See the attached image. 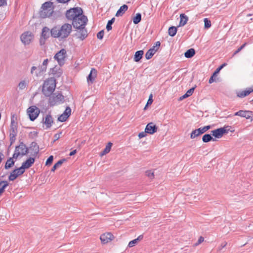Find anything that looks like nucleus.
Here are the masks:
<instances>
[{
    "instance_id": "nucleus-41",
    "label": "nucleus",
    "mask_w": 253,
    "mask_h": 253,
    "mask_svg": "<svg viewBox=\"0 0 253 253\" xmlns=\"http://www.w3.org/2000/svg\"><path fill=\"white\" fill-rule=\"evenodd\" d=\"M204 21V26L206 29H208L211 26V21L209 20L208 18H205Z\"/></svg>"
},
{
    "instance_id": "nucleus-13",
    "label": "nucleus",
    "mask_w": 253,
    "mask_h": 253,
    "mask_svg": "<svg viewBox=\"0 0 253 253\" xmlns=\"http://www.w3.org/2000/svg\"><path fill=\"white\" fill-rule=\"evenodd\" d=\"M113 239V235L109 232L106 233L101 235L100 237V239L102 244H106L111 241H112Z\"/></svg>"
},
{
    "instance_id": "nucleus-43",
    "label": "nucleus",
    "mask_w": 253,
    "mask_h": 253,
    "mask_svg": "<svg viewBox=\"0 0 253 253\" xmlns=\"http://www.w3.org/2000/svg\"><path fill=\"white\" fill-rule=\"evenodd\" d=\"M26 86V84L24 81L20 82L18 84V87L21 90H23L25 88Z\"/></svg>"
},
{
    "instance_id": "nucleus-60",
    "label": "nucleus",
    "mask_w": 253,
    "mask_h": 253,
    "mask_svg": "<svg viewBox=\"0 0 253 253\" xmlns=\"http://www.w3.org/2000/svg\"><path fill=\"white\" fill-rule=\"evenodd\" d=\"M77 153V150H73V151L71 152L69 154V155L70 156H73L74 155H75L76 153Z\"/></svg>"
},
{
    "instance_id": "nucleus-35",
    "label": "nucleus",
    "mask_w": 253,
    "mask_h": 253,
    "mask_svg": "<svg viewBox=\"0 0 253 253\" xmlns=\"http://www.w3.org/2000/svg\"><path fill=\"white\" fill-rule=\"evenodd\" d=\"M201 135L200 132H199V130L198 129H196L193 130L190 134V138L191 139H194L196 137H197Z\"/></svg>"
},
{
    "instance_id": "nucleus-3",
    "label": "nucleus",
    "mask_w": 253,
    "mask_h": 253,
    "mask_svg": "<svg viewBox=\"0 0 253 253\" xmlns=\"http://www.w3.org/2000/svg\"><path fill=\"white\" fill-rule=\"evenodd\" d=\"M53 3L54 2L47 1L42 4L40 12V15L42 18L49 17L52 14L55 6L53 5Z\"/></svg>"
},
{
    "instance_id": "nucleus-54",
    "label": "nucleus",
    "mask_w": 253,
    "mask_h": 253,
    "mask_svg": "<svg viewBox=\"0 0 253 253\" xmlns=\"http://www.w3.org/2000/svg\"><path fill=\"white\" fill-rule=\"evenodd\" d=\"M227 244V243L226 242H224V243H222L220 246L218 247L219 251H221L223 248H224Z\"/></svg>"
},
{
    "instance_id": "nucleus-48",
    "label": "nucleus",
    "mask_w": 253,
    "mask_h": 253,
    "mask_svg": "<svg viewBox=\"0 0 253 253\" xmlns=\"http://www.w3.org/2000/svg\"><path fill=\"white\" fill-rule=\"evenodd\" d=\"M53 160V156H50L49 157V158L47 159V160L46 161V165H50L52 164Z\"/></svg>"
},
{
    "instance_id": "nucleus-42",
    "label": "nucleus",
    "mask_w": 253,
    "mask_h": 253,
    "mask_svg": "<svg viewBox=\"0 0 253 253\" xmlns=\"http://www.w3.org/2000/svg\"><path fill=\"white\" fill-rule=\"evenodd\" d=\"M153 102V95L152 94H151L150 95H149V99L147 101V104L146 105V106H145L144 109V110H146L148 105H151Z\"/></svg>"
},
{
    "instance_id": "nucleus-27",
    "label": "nucleus",
    "mask_w": 253,
    "mask_h": 253,
    "mask_svg": "<svg viewBox=\"0 0 253 253\" xmlns=\"http://www.w3.org/2000/svg\"><path fill=\"white\" fill-rule=\"evenodd\" d=\"M143 235H142L139 236L137 238H136L132 241H130L128 243V246L129 248L133 247L136 244H138L139 241H140V240H141L143 239Z\"/></svg>"
},
{
    "instance_id": "nucleus-32",
    "label": "nucleus",
    "mask_w": 253,
    "mask_h": 253,
    "mask_svg": "<svg viewBox=\"0 0 253 253\" xmlns=\"http://www.w3.org/2000/svg\"><path fill=\"white\" fill-rule=\"evenodd\" d=\"M8 183L6 181L0 182V195L4 192V189L8 186Z\"/></svg>"
},
{
    "instance_id": "nucleus-28",
    "label": "nucleus",
    "mask_w": 253,
    "mask_h": 253,
    "mask_svg": "<svg viewBox=\"0 0 253 253\" xmlns=\"http://www.w3.org/2000/svg\"><path fill=\"white\" fill-rule=\"evenodd\" d=\"M143 50H139L135 52L134 56V60L135 62H138L140 60V59L142 58L143 55Z\"/></svg>"
},
{
    "instance_id": "nucleus-37",
    "label": "nucleus",
    "mask_w": 253,
    "mask_h": 253,
    "mask_svg": "<svg viewBox=\"0 0 253 253\" xmlns=\"http://www.w3.org/2000/svg\"><path fill=\"white\" fill-rule=\"evenodd\" d=\"M65 161H66V160L64 159H61V160H59V161H58L53 166V167L51 169V171H54L56 170V169L57 168H59V167H60L61 166V165L63 163V162H65Z\"/></svg>"
},
{
    "instance_id": "nucleus-49",
    "label": "nucleus",
    "mask_w": 253,
    "mask_h": 253,
    "mask_svg": "<svg viewBox=\"0 0 253 253\" xmlns=\"http://www.w3.org/2000/svg\"><path fill=\"white\" fill-rule=\"evenodd\" d=\"M104 32L103 30H102L98 32L97 34V37L98 39L101 40L102 39L103 36H104Z\"/></svg>"
},
{
    "instance_id": "nucleus-14",
    "label": "nucleus",
    "mask_w": 253,
    "mask_h": 253,
    "mask_svg": "<svg viewBox=\"0 0 253 253\" xmlns=\"http://www.w3.org/2000/svg\"><path fill=\"white\" fill-rule=\"evenodd\" d=\"M39 151V147L36 142H33L31 143L28 152H30L32 156H36Z\"/></svg>"
},
{
    "instance_id": "nucleus-20",
    "label": "nucleus",
    "mask_w": 253,
    "mask_h": 253,
    "mask_svg": "<svg viewBox=\"0 0 253 253\" xmlns=\"http://www.w3.org/2000/svg\"><path fill=\"white\" fill-rule=\"evenodd\" d=\"M49 36V29L47 27H44L42 30V38L40 40V43H44V40L47 39Z\"/></svg>"
},
{
    "instance_id": "nucleus-59",
    "label": "nucleus",
    "mask_w": 253,
    "mask_h": 253,
    "mask_svg": "<svg viewBox=\"0 0 253 253\" xmlns=\"http://www.w3.org/2000/svg\"><path fill=\"white\" fill-rule=\"evenodd\" d=\"M204 238L203 237L201 236V237H200V238H199V239H198V243L201 244V243H202V242H204Z\"/></svg>"
},
{
    "instance_id": "nucleus-45",
    "label": "nucleus",
    "mask_w": 253,
    "mask_h": 253,
    "mask_svg": "<svg viewBox=\"0 0 253 253\" xmlns=\"http://www.w3.org/2000/svg\"><path fill=\"white\" fill-rule=\"evenodd\" d=\"M68 119V117L66 116V115H64L63 114H61L58 118V120L60 122H64L66 121V120Z\"/></svg>"
},
{
    "instance_id": "nucleus-64",
    "label": "nucleus",
    "mask_w": 253,
    "mask_h": 253,
    "mask_svg": "<svg viewBox=\"0 0 253 253\" xmlns=\"http://www.w3.org/2000/svg\"><path fill=\"white\" fill-rule=\"evenodd\" d=\"M160 44L161 43H160V42H156V45H155L157 46V47L159 48V46H160Z\"/></svg>"
},
{
    "instance_id": "nucleus-5",
    "label": "nucleus",
    "mask_w": 253,
    "mask_h": 253,
    "mask_svg": "<svg viewBox=\"0 0 253 253\" xmlns=\"http://www.w3.org/2000/svg\"><path fill=\"white\" fill-rule=\"evenodd\" d=\"M87 21V17L82 14L73 20L72 25L76 29L83 28V27H85Z\"/></svg>"
},
{
    "instance_id": "nucleus-34",
    "label": "nucleus",
    "mask_w": 253,
    "mask_h": 253,
    "mask_svg": "<svg viewBox=\"0 0 253 253\" xmlns=\"http://www.w3.org/2000/svg\"><path fill=\"white\" fill-rule=\"evenodd\" d=\"M168 32H169V35L170 36L173 37L176 34L177 28L175 27L171 26L169 28Z\"/></svg>"
},
{
    "instance_id": "nucleus-33",
    "label": "nucleus",
    "mask_w": 253,
    "mask_h": 253,
    "mask_svg": "<svg viewBox=\"0 0 253 253\" xmlns=\"http://www.w3.org/2000/svg\"><path fill=\"white\" fill-rule=\"evenodd\" d=\"M112 145L113 144L112 143L109 142L107 144V145L106 146V147L104 149V150L101 152V156H103V155H104L108 153L111 150Z\"/></svg>"
},
{
    "instance_id": "nucleus-26",
    "label": "nucleus",
    "mask_w": 253,
    "mask_h": 253,
    "mask_svg": "<svg viewBox=\"0 0 253 253\" xmlns=\"http://www.w3.org/2000/svg\"><path fill=\"white\" fill-rule=\"evenodd\" d=\"M128 6L126 4L121 6L119 9L117 11L116 16L118 17L121 16L127 10Z\"/></svg>"
},
{
    "instance_id": "nucleus-57",
    "label": "nucleus",
    "mask_w": 253,
    "mask_h": 253,
    "mask_svg": "<svg viewBox=\"0 0 253 253\" xmlns=\"http://www.w3.org/2000/svg\"><path fill=\"white\" fill-rule=\"evenodd\" d=\"M198 129L199 130V132L201 133V135L206 132L204 126L203 127H200L198 128Z\"/></svg>"
},
{
    "instance_id": "nucleus-58",
    "label": "nucleus",
    "mask_w": 253,
    "mask_h": 253,
    "mask_svg": "<svg viewBox=\"0 0 253 253\" xmlns=\"http://www.w3.org/2000/svg\"><path fill=\"white\" fill-rule=\"evenodd\" d=\"M7 4L6 0H0V6L6 5Z\"/></svg>"
},
{
    "instance_id": "nucleus-62",
    "label": "nucleus",
    "mask_w": 253,
    "mask_h": 253,
    "mask_svg": "<svg viewBox=\"0 0 253 253\" xmlns=\"http://www.w3.org/2000/svg\"><path fill=\"white\" fill-rule=\"evenodd\" d=\"M4 157V156L2 153H0V163H1V161L2 160L3 158Z\"/></svg>"
},
{
    "instance_id": "nucleus-53",
    "label": "nucleus",
    "mask_w": 253,
    "mask_h": 253,
    "mask_svg": "<svg viewBox=\"0 0 253 253\" xmlns=\"http://www.w3.org/2000/svg\"><path fill=\"white\" fill-rule=\"evenodd\" d=\"M48 62V60L47 59H45L42 65H41L42 67H43L44 68H45L46 70L47 65Z\"/></svg>"
},
{
    "instance_id": "nucleus-15",
    "label": "nucleus",
    "mask_w": 253,
    "mask_h": 253,
    "mask_svg": "<svg viewBox=\"0 0 253 253\" xmlns=\"http://www.w3.org/2000/svg\"><path fill=\"white\" fill-rule=\"evenodd\" d=\"M78 31L76 33V36L78 38L81 40H84L87 36V30L85 29L84 27L77 29Z\"/></svg>"
},
{
    "instance_id": "nucleus-47",
    "label": "nucleus",
    "mask_w": 253,
    "mask_h": 253,
    "mask_svg": "<svg viewBox=\"0 0 253 253\" xmlns=\"http://www.w3.org/2000/svg\"><path fill=\"white\" fill-rule=\"evenodd\" d=\"M247 44L246 43H245L244 44H243L242 46H241L239 48H238L237 49V50H236L234 53H233L232 56H235L236 54H237V53H238L240 51H241L244 47L245 46H246V45Z\"/></svg>"
},
{
    "instance_id": "nucleus-63",
    "label": "nucleus",
    "mask_w": 253,
    "mask_h": 253,
    "mask_svg": "<svg viewBox=\"0 0 253 253\" xmlns=\"http://www.w3.org/2000/svg\"><path fill=\"white\" fill-rule=\"evenodd\" d=\"M204 127L207 131V130H208L209 129H210L211 128V126H205Z\"/></svg>"
},
{
    "instance_id": "nucleus-23",
    "label": "nucleus",
    "mask_w": 253,
    "mask_h": 253,
    "mask_svg": "<svg viewBox=\"0 0 253 253\" xmlns=\"http://www.w3.org/2000/svg\"><path fill=\"white\" fill-rule=\"evenodd\" d=\"M97 76V71L94 68L91 69L90 72L87 78V82L93 83Z\"/></svg>"
},
{
    "instance_id": "nucleus-25",
    "label": "nucleus",
    "mask_w": 253,
    "mask_h": 253,
    "mask_svg": "<svg viewBox=\"0 0 253 253\" xmlns=\"http://www.w3.org/2000/svg\"><path fill=\"white\" fill-rule=\"evenodd\" d=\"M180 18L179 26H183L187 23L188 20V17L184 14H181L180 15Z\"/></svg>"
},
{
    "instance_id": "nucleus-6",
    "label": "nucleus",
    "mask_w": 253,
    "mask_h": 253,
    "mask_svg": "<svg viewBox=\"0 0 253 253\" xmlns=\"http://www.w3.org/2000/svg\"><path fill=\"white\" fill-rule=\"evenodd\" d=\"M229 126H225L211 131V134L216 138H221L224 134L227 133L229 131Z\"/></svg>"
},
{
    "instance_id": "nucleus-21",
    "label": "nucleus",
    "mask_w": 253,
    "mask_h": 253,
    "mask_svg": "<svg viewBox=\"0 0 253 253\" xmlns=\"http://www.w3.org/2000/svg\"><path fill=\"white\" fill-rule=\"evenodd\" d=\"M226 65V64L224 63L216 69V70L214 71L213 75L211 77V78L209 81V83L210 84H211L213 82L216 81V77L217 75L218 74L219 71Z\"/></svg>"
},
{
    "instance_id": "nucleus-51",
    "label": "nucleus",
    "mask_w": 253,
    "mask_h": 253,
    "mask_svg": "<svg viewBox=\"0 0 253 253\" xmlns=\"http://www.w3.org/2000/svg\"><path fill=\"white\" fill-rule=\"evenodd\" d=\"M194 89H195V88L192 87V88L189 89V90H188L186 93L188 94V95H189V96H190L193 94Z\"/></svg>"
},
{
    "instance_id": "nucleus-56",
    "label": "nucleus",
    "mask_w": 253,
    "mask_h": 253,
    "mask_svg": "<svg viewBox=\"0 0 253 253\" xmlns=\"http://www.w3.org/2000/svg\"><path fill=\"white\" fill-rule=\"evenodd\" d=\"M37 71V67L36 66H33L31 69V74L35 75V72Z\"/></svg>"
},
{
    "instance_id": "nucleus-39",
    "label": "nucleus",
    "mask_w": 253,
    "mask_h": 253,
    "mask_svg": "<svg viewBox=\"0 0 253 253\" xmlns=\"http://www.w3.org/2000/svg\"><path fill=\"white\" fill-rule=\"evenodd\" d=\"M141 20V15L140 13H138L136 14L135 16L133 18V22L135 24L139 23Z\"/></svg>"
},
{
    "instance_id": "nucleus-38",
    "label": "nucleus",
    "mask_w": 253,
    "mask_h": 253,
    "mask_svg": "<svg viewBox=\"0 0 253 253\" xmlns=\"http://www.w3.org/2000/svg\"><path fill=\"white\" fill-rule=\"evenodd\" d=\"M155 53L153 49H149L145 54V57L147 59H150L154 55Z\"/></svg>"
},
{
    "instance_id": "nucleus-12",
    "label": "nucleus",
    "mask_w": 253,
    "mask_h": 253,
    "mask_svg": "<svg viewBox=\"0 0 253 253\" xmlns=\"http://www.w3.org/2000/svg\"><path fill=\"white\" fill-rule=\"evenodd\" d=\"M157 129L158 127L153 123L148 124L145 129V132L150 134H153L157 132Z\"/></svg>"
},
{
    "instance_id": "nucleus-9",
    "label": "nucleus",
    "mask_w": 253,
    "mask_h": 253,
    "mask_svg": "<svg viewBox=\"0 0 253 253\" xmlns=\"http://www.w3.org/2000/svg\"><path fill=\"white\" fill-rule=\"evenodd\" d=\"M33 35L30 32L24 33L20 37L21 42L25 45L29 44L33 40Z\"/></svg>"
},
{
    "instance_id": "nucleus-2",
    "label": "nucleus",
    "mask_w": 253,
    "mask_h": 253,
    "mask_svg": "<svg viewBox=\"0 0 253 253\" xmlns=\"http://www.w3.org/2000/svg\"><path fill=\"white\" fill-rule=\"evenodd\" d=\"M56 87L55 80L53 78L45 80L42 86V92L46 96H50Z\"/></svg>"
},
{
    "instance_id": "nucleus-11",
    "label": "nucleus",
    "mask_w": 253,
    "mask_h": 253,
    "mask_svg": "<svg viewBox=\"0 0 253 253\" xmlns=\"http://www.w3.org/2000/svg\"><path fill=\"white\" fill-rule=\"evenodd\" d=\"M25 170H22L20 168L14 169L10 174L8 179L10 181L14 180L18 176L22 174Z\"/></svg>"
},
{
    "instance_id": "nucleus-1",
    "label": "nucleus",
    "mask_w": 253,
    "mask_h": 253,
    "mask_svg": "<svg viewBox=\"0 0 253 253\" xmlns=\"http://www.w3.org/2000/svg\"><path fill=\"white\" fill-rule=\"evenodd\" d=\"M72 25L65 23L61 27H54L50 30V34L54 38H59L62 39L67 38L72 32Z\"/></svg>"
},
{
    "instance_id": "nucleus-8",
    "label": "nucleus",
    "mask_w": 253,
    "mask_h": 253,
    "mask_svg": "<svg viewBox=\"0 0 253 253\" xmlns=\"http://www.w3.org/2000/svg\"><path fill=\"white\" fill-rule=\"evenodd\" d=\"M40 111L35 106H32L27 109V114L31 121H34L38 116Z\"/></svg>"
},
{
    "instance_id": "nucleus-24",
    "label": "nucleus",
    "mask_w": 253,
    "mask_h": 253,
    "mask_svg": "<svg viewBox=\"0 0 253 253\" xmlns=\"http://www.w3.org/2000/svg\"><path fill=\"white\" fill-rule=\"evenodd\" d=\"M16 118L14 116L11 117V125L10 131H17V123L16 122Z\"/></svg>"
},
{
    "instance_id": "nucleus-29",
    "label": "nucleus",
    "mask_w": 253,
    "mask_h": 253,
    "mask_svg": "<svg viewBox=\"0 0 253 253\" xmlns=\"http://www.w3.org/2000/svg\"><path fill=\"white\" fill-rule=\"evenodd\" d=\"M195 54V51L193 48H190L187 50L184 53L186 58H190L192 57Z\"/></svg>"
},
{
    "instance_id": "nucleus-22",
    "label": "nucleus",
    "mask_w": 253,
    "mask_h": 253,
    "mask_svg": "<svg viewBox=\"0 0 253 253\" xmlns=\"http://www.w3.org/2000/svg\"><path fill=\"white\" fill-rule=\"evenodd\" d=\"M35 162V159L33 158H30L27 159L25 162L23 163L20 169L22 170H25L26 169H28L31 167L32 164Z\"/></svg>"
},
{
    "instance_id": "nucleus-46",
    "label": "nucleus",
    "mask_w": 253,
    "mask_h": 253,
    "mask_svg": "<svg viewBox=\"0 0 253 253\" xmlns=\"http://www.w3.org/2000/svg\"><path fill=\"white\" fill-rule=\"evenodd\" d=\"M146 175L151 179H153L154 177V172L152 170H147L146 171Z\"/></svg>"
},
{
    "instance_id": "nucleus-52",
    "label": "nucleus",
    "mask_w": 253,
    "mask_h": 253,
    "mask_svg": "<svg viewBox=\"0 0 253 253\" xmlns=\"http://www.w3.org/2000/svg\"><path fill=\"white\" fill-rule=\"evenodd\" d=\"M19 155H20L19 154V152H16V150H15V152H14V154H13V157H12L11 158H12V160H13V159H17V157H18Z\"/></svg>"
},
{
    "instance_id": "nucleus-31",
    "label": "nucleus",
    "mask_w": 253,
    "mask_h": 253,
    "mask_svg": "<svg viewBox=\"0 0 253 253\" xmlns=\"http://www.w3.org/2000/svg\"><path fill=\"white\" fill-rule=\"evenodd\" d=\"M15 161L12 160V158H9L5 165V169H9L10 168H11L14 165Z\"/></svg>"
},
{
    "instance_id": "nucleus-61",
    "label": "nucleus",
    "mask_w": 253,
    "mask_h": 253,
    "mask_svg": "<svg viewBox=\"0 0 253 253\" xmlns=\"http://www.w3.org/2000/svg\"><path fill=\"white\" fill-rule=\"evenodd\" d=\"M151 49H153L154 50V52L156 53V52L158 50L159 48L157 47V46L154 45Z\"/></svg>"
},
{
    "instance_id": "nucleus-36",
    "label": "nucleus",
    "mask_w": 253,
    "mask_h": 253,
    "mask_svg": "<svg viewBox=\"0 0 253 253\" xmlns=\"http://www.w3.org/2000/svg\"><path fill=\"white\" fill-rule=\"evenodd\" d=\"M37 71H36L35 73V75L36 76H38L40 75L42 73H43V72H45L46 71V69L42 66L37 67Z\"/></svg>"
},
{
    "instance_id": "nucleus-30",
    "label": "nucleus",
    "mask_w": 253,
    "mask_h": 253,
    "mask_svg": "<svg viewBox=\"0 0 253 253\" xmlns=\"http://www.w3.org/2000/svg\"><path fill=\"white\" fill-rule=\"evenodd\" d=\"M202 140L205 143H207L211 140L214 141V139L213 138V137L211 136L210 134H205L202 137Z\"/></svg>"
},
{
    "instance_id": "nucleus-4",
    "label": "nucleus",
    "mask_w": 253,
    "mask_h": 253,
    "mask_svg": "<svg viewBox=\"0 0 253 253\" xmlns=\"http://www.w3.org/2000/svg\"><path fill=\"white\" fill-rule=\"evenodd\" d=\"M83 13V10L81 7H76L71 8L67 10L65 15L66 17L70 20H74L79 16L82 15Z\"/></svg>"
},
{
    "instance_id": "nucleus-44",
    "label": "nucleus",
    "mask_w": 253,
    "mask_h": 253,
    "mask_svg": "<svg viewBox=\"0 0 253 253\" xmlns=\"http://www.w3.org/2000/svg\"><path fill=\"white\" fill-rule=\"evenodd\" d=\"M71 109L69 107H67L64 113H63L64 115H66V116L68 118L71 115Z\"/></svg>"
},
{
    "instance_id": "nucleus-40",
    "label": "nucleus",
    "mask_w": 253,
    "mask_h": 253,
    "mask_svg": "<svg viewBox=\"0 0 253 253\" xmlns=\"http://www.w3.org/2000/svg\"><path fill=\"white\" fill-rule=\"evenodd\" d=\"M114 21L115 18H113L108 22L107 24L106 25V29L107 30V31H109L112 29V25L114 22Z\"/></svg>"
},
{
    "instance_id": "nucleus-16",
    "label": "nucleus",
    "mask_w": 253,
    "mask_h": 253,
    "mask_svg": "<svg viewBox=\"0 0 253 253\" xmlns=\"http://www.w3.org/2000/svg\"><path fill=\"white\" fill-rule=\"evenodd\" d=\"M253 115L252 112L246 110H240L234 114V116H238L249 119Z\"/></svg>"
},
{
    "instance_id": "nucleus-50",
    "label": "nucleus",
    "mask_w": 253,
    "mask_h": 253,
    "mask_svg": "<svg viewBox=\"0 0 253 253\" xmlns=\"http://www.w3.org/2000/svg\"><path fill=\"white\" fill-rule=\"evenodd\" d=\"M17 134V131H10V136L11 140H12L13 138H15V136Z\"/></svg>"
},
{
    "instance_id": "nucleus-55",
    "label": "nucleus",
    "mask_w": 253,
    "mask_h": 253,
    "mask_svg": "<svg viewBox=\"0 0 253 253\" xmlns=\"http://www.w3.org/2000/svg\"><path fill=\"white\" fill-rule=\"evenodd\" d=\"M146 135V132H140L138 134V137L139 138H142L144 137H145Z\"/></svg>"
},
{
    "instance_id": "nucleus-10",
    "label": "nucleus",
    "mask_w": 253,
    "mask_h": 253,
    "mask_svg": "<svg viewBox=\"0 0 253 253\" xmlns=\"http://www.w3.org/2000/svg\"><path fill=\"white\" fill-rule=\"evenodd\" d=\"M63 99L64 96L61 94L59 93L56 95L54 94L49 98L50 104L54 106L58 103H60Z\"/></svg>"
},
{
    "instance_id": "nucleus-19",
    "label": "nucleus",
    "mask_w": 253,
    "mask_h": 253,
    "mask_svg": "<svg viewBox=\"0 0 253 253\" xmlns=\"http://www.w3.org/2000/svg\"><path fill=\"white\" fill-rule=\"evenodd\" d=\"M42 121L45 125L46 128H50L53 123V119L50 114H47L44 118H43Z\"/></svg>"
},
{
    "instance_id": "nucleus-18",
    "label": "nucleus",
    "mask_w": 253,
    "mask_h": 253,
    "mask_svg": "<svg viewBox=\"0 0 253 253\" xmlns=\"http://www.w3.org/2000/svg\"><path fill=\"white\" fill-rule=\"evenodd\" d=\"M15 150L16 152H19V154L22 156H24L28 153V148L23 143H21L18 146L16 147Z\"/></svg>"
},
{
    "instance_id": "nucleus-7",
    "label": "nucleus",
    "mask_w": 253,
    "mask_h": 253,
    "mask_svg": "<svg viewBox=\"0 0 253 253\" xmlns=\"http://www.w3.org/2000/svg\"><path fill=\"white\" fill-rule=\"evenodd\" d=\"M67 53L66 50L62 49L55 55L54 58L57 60L60 66H62L65 63V59Z\"/></svg>"
},
{
    "instance_id": "nucleus-17",
    "label": "nucleus",
    "mask_w": 253,
    "mask_h": 253,
    "mask_svg": "<svg viewBox=\"0 0 253 253\" xmlns=\"http://www.w3.org/2000/svg\"><path fill=\"white\" fill-rule=\"evenodd\" d=\"M253 92V86L246 88L244 90L237 92V96L240 98H244Z\"/></svg>"
}]
</instances>
